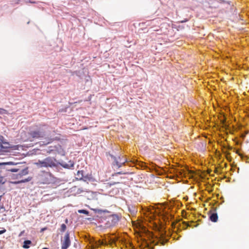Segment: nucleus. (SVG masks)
Returning a JSON list of instances; mask_svg holds the SVG:
<instances>
[{
    "instance_id": "obj_1",
    "label": "nucleus",
    "mask_w": 249,
    "mask_h": 249,
    "mask_svg": "<svg viewBox=\"0 0 249 249\" xmlns=\"http://www.w3.org/2000/svg\"><path fill=\"white\" fill-rule=\"evenodd\" d=\"M118 237L115 235H111L108 236L107 238H106L104 240H98L94 242L93 243L91 247V249H95L96 248H98L100 246L102 245H107L109 244L110 245H113L116 244V242L118 240Z\"/></svg>"
},
{
    "instance_id": "obj_2",
    "label": "nucleus",
    "mask_w": 249,
    "mask_h": 249,
    "mask_svg": "<svg viewBox=\"0 0 249 249\" xmlns=\"http://www.w3.org/2000/svg\"><path fill=\"white\" fill-rule=\"evenodd\" d=\"M36 164L38 167H53L56 166V160L52 157H48L43 160H39Z\"/></svg>"
},
{
    "instance_id": "obj_3",
    "label": "nucleus",
    "mask_w": 249,
    "mask_h": 249,
    "mask_svg": "<svg viewBox=\"0 0 249 249\" xmlns=\"http://www.w3.org/2000/svg\"><path fill=\"white\" fill-rule=\"evenodd\" d=\"M53 181V177L48 172L43 173L38 177L39 184H49Z\"/></svg>"
},
{
    "instance_id": "obj_4",
    "label": "nucleus",
    "mask_w": 249,
    "mask_h": 249,
    "mask_svg": "<svg viewBox=\"0 0 249 249\" xmlns=\"http://www.w3.org/2000/svg\"><path fill=\"white\" fill-rule=\"evenodd\" d=\"M61 249H67L71 245V241L70 239V235L69 233H67L64 238V240L61 241Z\"/></svg>"
},
{
    "instance_id": "obj_5",
    "label": "nucleus",
    "mask_w": 249,
    "mask_h": 249,
    "mask_svg": "<svg viewBox=\"0 0 249 249\" xmlns=\"http://www.w3.org/2000/svg\"><path fill=\"white\" fill-rule=\"evenodd\" d=\"M30 136L33 138H42L44 136L43 132L39 130H31L29 133Z\"/></svg>"
},
{
    "instance_id": "obj_6",
    "label": "nucleus",
    "mask_w": 249,
    "mask_h": 249,
    "mask_svg": "<svg viewBox=\"0 0 249 249\" xmlns=\"http://www.w3.org/2000/svg\"><path fill=\"white\" fill-rule=\"evenodd\" d=\"M119 161H116L115 163H114L113 165L114 168H118L121 167L127 161V160L125 157H124V156H123L122 158H119Z\"/></svg>"
},
{
    "instance_id": "obj_7",
    "label": "nucleus",
    "mask_w": 249,
    "mask_h": 249,
    "mask_svg": "<svg viewBox=\"0 0 249 249\" xmlns=\"http://www.w3.org/2000/svg\"><path fill=\"white\" fill-rule=\"evenodd\" d=\"M157 244H160V245H164L167 242L168 239L163 238L162 236H160L157 238Z\"/></svg>"
},
{
    "instance_id": "obj_8",
    "label": "nucleus",
    "mask_w": 249,
    "mask_h": 249,
    "mask_svg": "<svg viewBox=\"0 0 249 249\" xmlns=\"http://www.w3.org/2000/svg\"><path fill=\"white\" fill-rule=\"evenodd\" d=\"M32 244V242L30 240H25L24 242L23 247L25 249H28L30 247V245Z\"/></svg>"
},
{
    "instance_id": "obj_9",
    "label": "nucleus",
    "mask_w": 249,
    "mask_h": 249,
    "mask_svg": "<svg viewBox=\"0 0 249 249\" xmlns=\"http://www.w3.org/2000/svg\"><path fill=\"white\" fill-rule=\"evenodd\" d=\"M217 215L216 213H213L210 216V219L213 222H216L217 220Z\"/></svg>"
},
{
    "instance_id": "obj_10",
    "label": "nucleus",
    "mask_w": 249,
    "mask_h": 249,
    "mask_svg": "<svg viewBox=\"0 0 249 249\" xmlns=\"http://www.w3.org/2000/svg\"><path fill=\"white\" fill-rule=\"evenodd\" d=\"M76 178L81 179L83 177V174L82 171H78L76 174Z\"/></svg>"
},
{
    "instance_id": "obj_11",
    "label": "nucleus",
    "mask_w": 249,
    "mask_h": 249,
    "mask_svg": "<svg viewBox=\"0 0 249 249\" xmlns=\"http://www.w3.org/2000/svg\"><path fill=\"white\" fill-rule=\"evenodd\" d=\"M78 212L80 213H84L86 215H89V211H88L86 210H79L78 211Z\"/></svg>"
},
{
    "instance_id": "obj_12",
    "label": "nucleus",
    "mask_w": 249,
    "mask_h": 249,
    "mask_svg": "<svg viewBox=\"0 0 249 249\" xmlns=\"http://www.w3.org/2000/svg\"><path fill=\"white\" fill-rule=\"evenodd\" d=\"M28 169L27 168H26V169H24L23 170H22L21 172V173H20V174L21 175H26L27 174H28Z\"/></svg>"
},
{
    "instance_id": "obj_13",
    "label": "nucleus",
    "mask_w": 249,
    "mask_h": 249,
    "mask_svg": "<svg viewBox=\"0 0 249 249\" xmlns=\"http://www.w3.org/2000/svg\"><path fill=\"white\" fill-rule=\"evenodd\" d=\"M66 228H67L66 225L65 224H62L61 225V228H60V230L61 232H64L66 230Z\"/></svg>"
},
{
    "instance_id": "obj_14",
    "label": "nucleus",
    "mask_w": 249,
    "mask_h": 249,
    "mask_svg": "<svg viewBox=\"0 0 249 249\" xmlns=\"http://www.w3.org/2000/svg\"><path fill=\"white\" fill-rule=\"evenodd\" d=\"M6 179L3 177H0V184H3L5 183Z\"/></svg>"
},
{
    "instance_id": "obj_15",
    "label": "nucleus",
    "mask_w": 249,
    "mask_h": 249,
    "mask_svg": "<svg viewBox=\"0 0 249 249\" xmlns=\"http://www.w3.org/2000/svg\"><path fill=\"white\" fill-rule=\"evenodd\" d=\"M8 170L12 172H17L18 171V169L17 168H12L8 169Z\"/></svg>"
},
{
    "instance_id": "obj_16",
    "label": "nucleus",
    "mask_w": 249,
    "mask_h": 249,
    "mask_svg": "<svg viewBox=\"0 0 249 249\" xmlns=\"http://www.w3.org/2000/svg\"><path fill=\"white\" fill-rule=\"evenodd\" d=\"M7 111L5 109L0 108V114H6Z\"/></svg>"
},
{
    "instance_id": "obj_17",
    "label": "nucleus",
    "mask_w": 249,
    "mask_h": 249,
    "mask_svg": "<svg viewBox=\"0 0 249 249\" xmlns=\"http://www.w3.org/2000/svg\"><path fill=\"white\" fill-rule=\"evenodd\" d=\"M31 180V178H27V179H25L24 180H21L20 181H19L18 182H28L29 181H30Z\"/></svg>"
},
{
    "instance_id": "obj_18",
    "label": "nucleus",
    "mask_w": 249,
    "mask_h": 249,
    "mask_svg": "<svg viewBox=\"0 0 249 249\" xmlns=\"http://www.w3.org/2000/svg\"><path fill=\"white\" fill-rule=\"evenodd\" d=\"M6 231V230L3 229L2 230L0 231V234H1L3 233H4Z\"/></svg>"
},
{
    "instance_id": "obj_19",
    "label": "nucleus",
    "mask_w": 249,
    "mask_h": 249,
    "mask_svg": "<svg viewBox=\"0 0 249 249\" xmlns=\"http://www.w3.org/2000/svg\"><path fill=\"white\" fill-rule=\"evenodd\" d=\"M42 249H49L48 248H43Z\"/></svg>"
}]
</instances>
